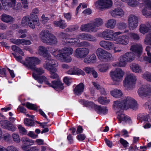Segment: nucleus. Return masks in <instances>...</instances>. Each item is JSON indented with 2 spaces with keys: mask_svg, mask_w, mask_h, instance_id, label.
<instances>
[{
  "mask_svg": "<svg viewBox=\"0 0 151 151\" xmlns=\"http://www.w3.org/2000/svg\"><path fill=\"white\" fill-rule=\"evenodd\" d=\"M63 85V84L60 81H52L51 85L48 86L52 87L56 91L60 92L64 89Z\"/></svg>",
  "mask_w": 151,
  "mask_h": 151,
  "instance_id": "nucleus-15",
  "label": "nucleus"
},
{
  "mask_svg": "<svg viewBox=\"0 0 151 151\" xmlns=\"http://www.w3.org/2000/svg\"><path fill=\"white\" fill-rule=\"evenodd\" d=\"M114 40L116 44L124 46L127 45L129 42V37L127 35L119 36L118 38H115Z\"/></svg>",
  "mask_w": 151,
  "mask_h": 151,
  "instance_id": "nucleus-13",
  "label": "nucleus"
},
{
  "mask_svg": "<svg viewBox=\"0 0 151 151\" xmlns=\"http://www.w3.org/2000/svg\"><path fill=\"white\" fill-rule=\"evenodd\" d=\"M137 78L136 76L133 73L127 75L124 79V86L127 88H133L136 83Z\"/></svg>",
  "mask_w": 151,
  "mask_h": 151,
  "instance_id": "nucleus-9",
  "label": "nucleus"
},
{
  "mask_svg": "<svg viewBox=\"0 0 151 151\" xmlns=\"http://www.w3.org/2000/svg\"><path fill=\"white\" fill-rule=\"evenodd\" d=\"M150 116L148 114H139L137 115V119L140 121H144L149 122Z\"/></svg>",
  "mask_w": 151,
  "mask_h": 151,
  "instance_id": "nucleus-38",
  "label": "nucleus"
},
{
  "mask_svg": "<svg viewBox=\"0 0 151 151\" xmlns=\"http://www.w3.org/2000/svg\"><path fill=\"white\" fill-rule=\"evenodd\" d=\"M59 36L63 45L69 44L71 45H73L79 42L78 39L70 38L68 34L63 32L60 33Z\"/></svg>",
  "mask_w": 151,
  "mask_h": 151,
  "instance_id": "nucleus-6",
  "label": "nucleus"
},
{
  "mask_svg": "<svg viewBox=\"0 0 151 151\" xmlns=\"http://www.w3.org/2000/svg\"><path fill=\"white\" fill-rule=\"evenodd\" d=\"M49 31L47 30H43L40 33L39 37L41 41L45 43L51 34Z\"/></svg>",
  "mask_w": 151,
  "mask_h": 151,
  "instance_id": "nucleus-20",
  "label": "nucleus"
},
{
  "mask_svg": "<svg viewBox=\"0 0 151 151\" xmlns=\"http://www.w3.org/2000/svg\"><path fill=\"white\" fill-rule=\"evenodd\" d=\"M54 24L55 26L58 27L62 29H64L67 26V24L65 22V21L62 19L54 22Z\"/></svg>",
  "mask_w": 151,
  "mask_h": 151,
  "instance_id": "nucleus-36",
  "label": "nucleus"
},
{
  "mask_svg": "<svg viewBox=\"0 0 151 151\" xmlns=\"http://www.w3.org/2000/svg\"><path fill=\"white\" fill-rule=\"evenodd\" d=\"M78 47H88L91 46L92 47V46L89 43L86 41H82L79 43L78 45Z\"/></svg>",
  "mask_w": 151,
  "mask_h": 151,
  "instance_id": "nucleus-55",
  "label": "nucleus"
},
{
  "mask_svg": "<svg viewBox=\"0 0 151 151\" xmlns=\"http://www.w3.org/2000/svg\"><path fill=\"white\" fill-rule=\"evenodd\" d=\"M79 28V26L77 25L70 26L68 28L66 29L65 30L66 32H71L78 30Z\"/></svg>",
  "mask_w": 151,
  "mask_h": 151,
  "instance_id": "nucleus-49",
  "label": "nucleus"
},
{
  "mask_svg": "<svg viewBox=\"0 0 151 151\" xmlns=\"http://www.w3.org/2000/svg\"><path fill=\"white\" fill-rule=\"evenodd\" d=\"M145 7L142 11V15L147 18H150L151 17V12L149 11V10H151L150 7L147 6L145 4H143Z\"/></svg>",
  "mask_w": 151,
  "mask_h": 151,
  "instance_id": "nucleus-35",
  "label": "nucleus"
},
{
  "mask_svg": "<svg viewBox=\"0 0 151 151\" xmlns=\"http://www.w3.org/2000/svg\"><path fill=\"white\" fill-rule=\"evenodd\" d=\"M75 74L78 75H81L83 76L85 75L84 72L82 70L75 67Z\"/></svg>",
  "mask_w": 151,
  "mask_h": 151,
  "instance_id": "nucleus-61",
  "label": "nucleus"
},
{
  "mask_svg": "<svg viewBox=\"0 0 151 151\" xmlns=\"http://www.w3.org/2000/svg\"><path fill=\"white\" fill-rule=\"evenodd\" d=\"M18 129L19 130L20 132L23 134H26L27 133V130L23 127L22 125H19L18 126Z\"/></svg>",
  "mask_w": 151,
  "mask_h": 151,
  "instance_id": "nucleus-59",
  "label": "nucleus"
},
{
  "mask_svg": "<svg viewBox=\"0 0 151 151\" xmlns=\"http://www.w3.org/2000/svg\"><path fill=\"white\" fill-rule=\"evenodd\" d=\"M10 123L6 120H1V126L4 129H7Z\"/></svg>",
  "mask_w": 151,
  "mask_h": 151,
  "instance_id": "nucleus-50",
  "label": "nucleus"
},
{
  "mask_svg": "<svg viewBox=\"0 0 151 151\" xmlns=\"http://www.w3.org/2000/svg\"><path fill=\"white\" fill-rule=\"evenodd\" d=\"M10 1L8 2L6 0H1V2L5 9H7L6 7L7 6L9 8H12L13 9L14 7L15 6L16 1Z\"/></svg>",
  "mask_w": 151,
  "mask_h": 151,
  "instance_id": "nucleus-27",
  "label": "nucleus"
},
{
  "mask_svg": "<svg viewBox=\"0 0 151 151\" xmlns=\"http://www.w3.org/2000/svg\"><path fill=\"white\" fill-rule=\"evenodd\" d=\"M117 114L118 115L117 118L118 119L119 123H120L122 121L129 123L131 122V118L127 116H125L123 113L117 111Z\"/></svg>",
  "mask_w": 151,
  "mask_h": 151,
  "instance_id": "nucleus-23",
  "label": "nucleus"
},
{
  "mask_svg": "<svg viewBox=\"0 0 151 151\" xmlns=\"http://www.w3.org/2000/svg\"><path fill=\"white\" fill-rule=\"evenodd\" d=\"M142 77L147 81L151 82V73L146 72L142 75Z\"/></svg>",
  "mask_w": 151,
  "mask_h": 151,
  "instance_id": "nucleus-53",
  "label": "nucleus"
},
{
  "mask_svg": "<svg viewBox=\"0 0 151 151\" xmlns=\"http://www.w3.org/2000/svg\"><path fill=\"white\" fill-rule=\"evenodd\" d=\"M127 26V24L123 22H120L117 24L118 28L120 29H125L126 28Z\"/></svg>",
  "mask_w": 151,
  "mask_h": 151,
  "instance_id": "nucleus-56",
  "label": "nucleus"
},
{
  "mask_svg": "<svg viewBox=\"0 0 151 151\" xmlns=\"http://www.w3.org/2000/svg\"><path fill=\"white\" fill-rule=\"evenodd\" d=\"M94 107L95 111L99 114H105L108 113V109L106 106L102 107L101 106L94 104Z\"/></svg>",
  "mask_w": 151,
  "mask_h": 151,
  "instance_id": "nucleus-25",
  "label": "nucleus"
},
{
  "mask_svg": "<svg viewBox=\"0 0 151 151\" xmlns=\"http://www.w3.org/2000/svg\"><path fill=\"white\" fill-rule=\"evenodd\" d=\"M116 23V20L113 19H110L106 22L105 24V27L107 28L113 29H114Z\"/></svg>",
  "mask_w": 151,
  "mask_h": 151,
  "instance_id": "nucleus-29",
  "label": "nucleus"
},
{
  "mask_svg": "<svg viewBox=\"0 0 151 151\" xmlns=\"http://www.w3.org/2000/svg\"><path fill=\"white\" fill-rule=\"evenodd\" d=\"M1 20L4 22L8 23L14 21V18L11 16L4 14L1 15Z\"/></svg>",
  "mask_w": 151,
  "mask_h": 151,
  "instance_id": "nucleus-32",
  "label": "nucleus"
},
{
  "mask_svg": "<svg viewBox=\"0 0 151 151\" xmlns=\"http://www.w3.org/2000/svg\"><path fill=\"white\" fill-rule=\"evenodd\" d=\"M38 52L39 54L43 56L45 59L46 58V56H47V55H50L48 53L47 48L42 46H40L39 47Z\"/></svg>",
  "mask_w": 151,
  "mask_h": 151,
  "instance_id": "nucleus-30",
  "label": "nucleus"
},
{
  "mask_svg": "<svg viewBox=\"0 0 151 151\" xmlns=\"http://www.w3.org/2000/svg\"><path fill=\"white\" fill-rule=\"evenodd\" d=\"M45 59V63L44 64L43 67L44 68L49 71L51 78L54 79L58 78V75L56 73L57 69L56 67L58 66L57 62L51 58V55H47Z\"/></svg>",
  "mask_w": 151,
  "mask_h": 151,
  "instance_id": "nucleus-3",
  "label": "nucleus"
},
{
  "mask_svg": "<svg viewBox=\"0 0 151 151\" xmlns=\"http://www.w3.org/2000/svg\"><path fill=\"white\" fill-rule=\"evenodd\" d=\"M130 50L135 52L138 56L141 55L142 52L143 47L140 44H135L132 45Z\"/></svg>",
  "mask_w": 151,
  "mask_h": 151,
  "instance_id": "nucleus-17",
  "label": "nucleus"
},
{
  "mask_svg": "<svg viewBox=\"0 0 151 151\" xmlns=\"http://www.w3.org/2000/svg\"><path fill=\"white\" fill-rule=\"evenodd\" d=\"M112 56L111 54L106 51V52H105L104 54L102 57L101 59H105L107 60H110Z\"/></svg>",
  "mask_w": 151,
  "mask_h": 151,
  "instance_id": "nucleus-57",
  "label": "nucleus"
},
{
  "mask_svg": "<svg viewBox=\"0 0 151 151\" xmlns=\"http://www.w3.org/2000/svg\"><path fill=\"white\" fill-rule=\"evenodd\" d=\"M122 34L120 32H114L113 30L107 29L104 31L102 33L103 37L106 40L112 41L113 40V37L115 38V36H118Z\"/></svg>",
  "mask_w": 151,
  "mask_h": 151,
  "instance_id": "nucleus-10",
  "label": "nucleus"
},
{
  "mask_svg": "<svg viewBox=\"0 0 151 151\" xmlns=\"http://www.w3.org/2000/svg\"><path fill=\"white\" fill-rule=\"evenodd\" d=\"M84 86L81 83L76 86L73 89L74 93L76 94H81L83 91Z\"/></svg>",
  "mask_w": 151,
  "mask_h": 151,
  "instance_id": "nucleus-28",
  "label": "nucleus"
},
{
  "mask_svg": "<svg viewBox=\"0 0 151 151\" xmlns=\"http://www.w3.org/2000/svg\"><path fill=\"white\" fill-rule=\"evenodd\" d=\"M12 54L14 55V57L16 59V60L20 62V63H23V64L26 66V65L25 63L26 62V61L24 62V61L22 59V57L20 55L17 56V55L15 54L12 53Z\"/></svg>",
  "mask_w": 151,
  "mask_h": 151,
  "instance_id": "nucleus-52",
  "label": "nucleus"
},
{
  "mask_svg": "<svg viewBox=\"0 0 151 151\" xmlns=\"http://www.w3.org/2000/svg\"><path fill=\"white\" fill-rule=\"evenodd\" d=\"M22 148L23 150L25 151H39L38 148L36 147H29L26 145H24Z\"/></svg>",
  "mask_w": 151,
  "mask_h": 151,
  "instance_id": "nucleus-46",
  "label": "nucleus"
},
{
  "mask_svg": "<svg viewBox=\"0 0 151 151\" xmlns=\"http://www.w3.org/2000/svg\"><path fill=\"white\" fill-rule=\"evenodd\" d=\"M126 2L129 6L132 7H135L138 5L141 4L140 0H127Z\"/></svg>",
  "mask_w": 151,
  "mask_h": 151,
  "instance_id": "nucleus-37",
  "label": "nucleus"
},
{
  "mask_svg": "<svg viewBox=\"0 0 151 151\" xmlns=\"http://www.w3.org/2000/svg\"><path fill=\"white\" fill-rule=\"evenodd\" d=\"M99 103L102 105H106L110 102V100L106 97L100 96L99 97L98 99Z\"/></svg>",
  "mask_w": 151,
  "mask_h": 151,
  "instance_id": "nucleus-40",
  "label": "nucleus"
},
{
  "mask_svg": "<svg viewBox=\"0 0 151 151\" xmlns=\"http://www.w3.org/2000/svg\"><path fill=\"white\" fill-rule=\"evenodd\" d=\"M38 22L37 16L31 14L29 17L25 16L22 18L21 24L23 26L28 25L30 27L34 29L35 27V25H38Z\"/></svg>",
  "mask_w": 151,
  "mask_h": 151,
  "instance_id": "nucleus-5",
  "label": "nucleus"
},
{
  "mask_svg": "<svg viewBox=\"0 0 151 151\" xmlns=\"http://www.w3.org/2000/svg\"><path fill=\"white\" fill-rule=\"evenodd\" d=\"M32 76L33 78L37 82L40 83H42L43 81L45 83L48 85H51V83H50L47 81L46 78L44 76H40L37 75L35 73H33Z\"/></svg>",
  "mask_w": 151,
  "mask_h": 151,
  "instance_id": "nucleus-24",
  "label": "nucleus"
},
{
  "mask_svg": "<svg viewBox=\"0 0 151 151\" xmlns=\"http://www.w3.org/2000/svg\"><path fill=\"white\" fill-rule=\"evenodd\" d=\"M50 36L47 40L45 43L50 45L56 44L58 42V40L56 37L51 33Z\"/></svg>",
  "mask_w": 151,
  "mask_h": 151,
  "instance_id": "nucleus-31",
  "label": "nucleus"
},
{
  "mask_svg": "<svg viewBox=\"0 0 151 151\" xmlns=\"http://www.w3.org/2000/svg\"><path fill=\"white\" fill-rule=\"evenodd\" d=\"M12 137L14 141L16 143H19L20 141L19 136L17 134L14 133L12 134Z\"/></svg>",
  "mask_w": 151,
  "mask_h": 151,
  "instance_id": "nucleus-54",
  "label": "nucleus"
},
{
  "mask_svg": "<svg viewBox=\"0 0 151 151\" xmlns=\"http://www.w3.org/2000/svg\"><path fill=\"white\" fill-rule=\"evenodd\" d=\"M135 55L132 52H129L126 53L120 57L121 60L125 62L126 66L127 62H130L132 61L135 59Z\"/></svg>",
  "mask_w": 151,
  "mask_h": 151,
  "instance_id": "nucleus-14",
  "label": "nucleus"
},
{
  "mask_svg": "<svg viewBox=\"0 0 151 151\" xmlns=\"http://www.w3.org/2000/svg\"><path fill=\"white\" fill-rule=\"evenodd\" d=\"M50 51L57 60L62 61L69 63L72 60L70 55L73 52V50L71 47H64L62 49L51 48Z\"/></svg>",
  "mask_w": 151,
  "mask_h": 151,
  "instance_id": "nucleus-2",
  "label": "nucleus"
},
{
  "mask_svg": "<svg viewBox=\"0 0 151 151\" xmlns=\"http://www.w3.org/2000/svg\"><path fill=\"white\" fill-rule=\"evenodd\" d=\"M26 106L28 109L37 111V107L36 106L35 104L30 103L29 102H27L26 103Z\"/></svg>",
  "mask_w": 151,
  "mask_h": 151,
  "instance_id": "nucleus-51",
  "label": "nucleus"
},
{
  "mask_svg": "<svg viewBox=\"0 0 151 151\" xmlns=\"http://www.w3.org/2000/svg\"><path fill=\"white\" fill-rule=\"evenodd\" d=\"M151 29V25L149 23L146 24H142L139 27V32L144 35L148 32Z\"/></svg>",
  "mask_w": 151,
  "mask_h": 151,
  "instance_id": "nucleus-21",
  "label": "nucleus"
},
{
  "mask_svg": "<svg viewBox=\"0 0 151 151\" xmlns=\"http://www.w3.org/2000/svg\"><path fill=\"white\" fill-rule=\"evenodd\" d=\"M121 58L120 57L119 59V63L116 62L115 63H113L112 65L114 67L119 66L120 67H124L125 66V62L121 60Z\"/></svg>",
  "mask_w": 151,
  "mask_h": 151,
  "instance_id": "nucleus-48",
  "label": "nucleus"
},
{
  "mask_svg": "<svg viewBox=\"0 0 151 151\" xmlns=\"http://www.w3.org/2000/svg\"><path fill=\"white\" fill-rule=\"evenodd\" d=\"M80 29L82 32H95L96 29L93 27L91 22L83 24L80 27Z\"/></svg>",
  "mask_w": 151,
  "mask_h": 151,
  "instance_id": "nucleus-16",
  "label": "nucleus"
},
{
  "mask_svg": "<svg viewBox=\"0 0 151 151\" xmlns=\"http://www.w3.org/2000/svg\"><path fill=\"white\" fill-rule=\"evenodd\" d=\"M109 75L113 81L119 82L122 80L124 76V73L121 69L117 68L114 70L111 71Z\"/></svg>",
  "mask_w": 151,
  "mask_h": 151,
  "instance_id": "nucleus-7",
  "label": "nucleus"
},
{
  "mask_svg": "<svg viewBox=\"0 0 151 151\" xmlns=\"http://www.w3.org/2000/svg\"><path fill=\"white\" fill-rule=\"evenodd\" d=\"M110 14L113 17L119 18L122 17L124 15V12L122 9L117 7L111 11Z\"/></svg>",
  "mask_w": 151,
  "mask_h": 151,
  "instance_id": "nucleus-18",
  "label": "nucleus"
},
{
  "mask_svg": "<svg viewBox=\"0 0 151 151\" xmlns=\"http://www.w3.org/2000/svg\"><path fill=\"white\" fill-rule=\"evenodd\" d=\"M137 92L139 94H147L146 86H142L138 89Z\"/></svg>",
  "mask_w": 151,
  "mask_h": 151,
  "instance_id": "nucleus-47",
  "label": "nucleus"
},
{
  "mask_svg": "<svg viewBox=\"0 0 151 151\" xmlns=\"http://www.w3.org/2000/svg\"><path fill=\"white\" fill-rule=\"evenodd\" d=\"M86 40L90 41H95L96 39L95 37L91 35L87 34Z\"/></svg>",
  "mask_w": 151,
  "mask_h": 151,
  "instance_id": "nucleus-60",
  "label": "nucleus"
},
{
  "mask_svg": "<svg viewBox=\"0 0 151 151\" xmlns=\"http://www.w3.org/2000/svg\"><path fill=\"white\" fill-rule=\"evenodd\" d=\"M11 42L12 43L18 45H28L31 44V41L28 40L24 39H12L10 40Z\"/></svg>",
  "mask_w": 151,
  "mask_h": 151,
  "instance_id": "nucleus-22",
  "label": "nucleus"
},
{
  "mask_svg": "<svg viewBox=\"0 0 151 151\" xmlns=\"http://www.w3.org/2000/svg\"><path fill=\"white\" fill-rule=\"evenodd\" d=\"M112 4L111 0H98L94 4L95 7L99 9L108 8L111 7Z\"/></svg>",
  "mask_w": 151,
  "mask_h": 151,
  "instance_id": "nucleus-11",
  "label": "nucleus"
},
{
  "mask_svg": "<svg viewBox=\"0 0 151 151\" xmlns=\"http://www.w3.org/2000/svg\"><path fill=\"white\" fill-rule=\"evenodd\" d=\"M105 52H106V50L101 48H99L97 49L96 53L99 58L101 59Z\"/></svg>",
  "mask_w": 151,
  "mask_h": 151,
  "instance_id": "nucleus-43",
  "label": "nucleus"
},
{
  "mask_svg": "<svg viewBox=\"0 0 151 151\" xmlns=\"http://www.w3.org/2000/svg\"><path fill=\"white\" fill-rule=\"evenodd\" d=\"M24 123L25 125L28 126L32 127L35 125V123L33 120L32 119L25 118L24 119Z\"/></svg>",
  "mask_w": 151,
  "mask_h": 151,
  "instance_id": "nucleus-44",
  "label": "nucleus"
},
{
  "mask_svg": "<svg viewBox=\"0 0 151 151\" xmlns=\"http://www.w3.org/2000/svg\"><path fill=\"white\" fill-rule=\"evenodd\" d=\"M99 69L101 72H106L109 68V65L107 64H102L99 65Z\"/></svg>",
  "mask_w": 151,
  "mask_h": 151,
  "instance_id": "nucleus-45",
  "label": "nucleus"
},
{
  "mask_svg": "<svg viewBox=\"0 0 151 151\" xmlns=\"http://www.w3.org/2000/svg\"><path fill=\"white\" fill-rule=\"evenodd\" d=\"M21 141L23 144L27 146L32 145L34 143L33 141L25 137L22 138Z\"/></svg>",
  "mask_w": 151,
  "mask_h": 151,
  "instance_id": "nucleus-42",
  "label": "nucleus"
},
{
  "mask_svg": "<svg viewBox=\"0 0 151 151\" xmlns=\"http://www.w3.org/2000/svg\"><path fill=\"white\" fill-rule=\"evenodd\" d=\"M141 4H145L151 9V1L150 0H140Z\"/></svg>",
  "mask_w": 151,
  "mask_h": 151,
  "instance_id": "nucleus-58",
  "label": "nucleus"
},
{
  "mask_svg": "<svg viewBox=\"0 0 151 151\" xmlns=\"http://www.w3.org/2000/svg\"><path fill=\"white\" fill-rule=\"evenodd\" d=\"M130 67L132 71L135 73H141L142 72L141 68L138 64L133 63L130 65Z\"/></svg>",
  "mask_w": 151,
  "mask_h": 151,
  "instance_id": "nucleus-33",
  "label": "nucleus"
},
{
  "mask_svg": "<svg viewBox=\"0 0 151 151\" xmlns=\"http://www.w3.org/2000/svg\"><path fill=\"white\" fill-rule=\"evenodd\" d=\"M90 52L89 50L86 47H79L74 52V56L78 59H82L87 56Z\"/></svg>",
  "mask_w": 151,
  "mask_h": 151,
  "instance_id": "nucleus-8",
  "label": "nucleus"
},
{
  "mask_svg": "<svg viewBox=\"0 0 151 151\" xmlns=\"http://www.w3.org/2000/svg\"><path fill=\"white\" fill-rule=\"evenodd\" d=\"M99 44L101 47L106 50H111L114 46V44L113 42L105 40L101 41Z\"/></svg>",
  "mask_w": 151,
  "mask_h": 151,
  "instance_id": "nucleus-19",
  "label": "nucleus"
},
{
  "mask_svg": "<svg viewBox=\"0 0 151 151\" xmlns=\"http://www.w3.org/2000/svg\"><path fill=\"white\" fill-rule=\"evenodd\" d=\"M144 106L146 109L151 110V101H149L146 102L144 105Z\"/></svg>",
  "mask_w": 151,
  "mask_h": 151,
  "instance_id": "nucleus-64",
  "label": "nucleus"
},
{
  "mask_svg": "<svg viewBox=\"0 0 151 151\" xmlns=\"http://www.w3.org/2000/svg\"><path fill=\"white\" fill-rule=\"evenodd\" d=\"M92 23L93 27L96 29L95 32L97 31L98 27L101 26L103 24V20L100 18L95 19L94 21L91 22Z\"/></svg>",
  "mask_w": 151,
  "mask_h": 151,
  "instance_id": "nucleus-26",
  "label": "nucleus"
},
{
  "mask_svg": "<svg viewBox=\"0 0 151 151\" xmlns=\"http://www.w3.org/2000/svg\"><path fill=\"white\" fill-rule=\"evenodd\" d=\"M144 43L145 45L151 46V32L146 35L144 40Z\"/></svg>",
  "mask_w": 151,
  "mask_h": 151,
  "instance_id": "nucleus-41",
  "label": "nucleus"
},
{
  "mask_svg": "<svg viewBox=\"0 0 151 151\" xmlns=\"http://www.w3.org/2000/svg\"><path fill=\"white\" fill-rule=\"evenodd\" d=\"M26 62L25 63L26 67L34 71V73L38 76L44 73L45 71L42 68H37L35 67L36 65L40 63V60L36 57H28L26 58Z\"/></svg>",
  "mask_w": 151,
  "mask_h": 151,
  "instance_id": "nucleus-4",
  "label": "nucleus"
},
{
  "mask_svg": "<svg viewBox=\"0 0 151 151\" xmlns=\"http://www.w3.org/2000/svg\"><path fill=\"white\" fill-rule=\"evenodd\" d=\"M87 34L85 33H82L79 34L77 36V37L82 40H86Z\"/></svg>",
  "mask_w": 151,
  "mask_h": 151,
  "instance_id": "nucleus-63",
  "label": "nucleus"
},
{
  "mask_svg": "<svg viewBox=\"0 0 151 151\" xmlns=\"http://www.w3.org/2000/svg\"><path fill=\"white\" fill-rule=\"evenodd\" d=\"M114 98L119 99V100L114 102L113 107L114 109H126L129 108L136 111L138 109L139 105L137 101L130 96H124L123 95H112Z\"/></svg>",
  "mask_w": 151,
  "mask_h": 151,
  "instance_id": "nucleus-1",
  "label": "nucleus"
},
{
  "mask_svg": "<svg viewBox=\"0 0 151 151\" xmlns=\"http://www.w3.org/2000/svg\"><path fill=\"white\" fill-rule=\"evenodd\" d=\"M127 35L129 37V40L130 39L132 40L138 41L140 39L139 35L137 33L130 32Z\"/></svg>",
  "mask_w": 151,
  "mask_h": 151,
  "instance_id": "nucleus-39",
  "label": "nucleus"
},
{
  "mask_svg": "<svg viewBox=\"0 0 151 151\" xmlns=\"http://www.w3.org/2000/svg\"><path fill=\"white\" fill-rule=\"evenodd\" d=\"M119 141L121 144L125 148L128 146V145L129 144L128 143L127 141L123 138H121L120 139Z\"/></svg>",
  "mask_w": 151,
  "mask_h": 151,
  "instance_id": "nucleus-62",
  "label": "nucleus"
},
{
  "mask_svg": "<svg viewBox=\"0 0 151 151\" xmlns=\"http://www.w3.org/2000/svg\"><path fill=\"white\" fill-rule=\"evenodd\" d=\"M128 22L129 27L130 30H134L138 25V18L134 15L131 14L129 16Z\"/></svg>",
  "mask_w": 151,
  "mask_h": 151,
  "instance_id": "nucleus-12",
  "label": "nucleus"
},
{
  "mask_svg": "<svg viewBox=\"0 0 151 151\" xmlns=\"http://www.w3.org/2000/svg\"><path fill=\"white\" fill-rule=\"evenodd\" d=\"M96 57L94 54L89 55L88 57L85 58L83 60L84 63L87 64L93 63L96 60Z\"/></svg>",
  "mask_w": 151,
  "mask_h": 151,
  "instance_id": "nucleus-34",
  "label": "nucleus"
}]
</instances>
